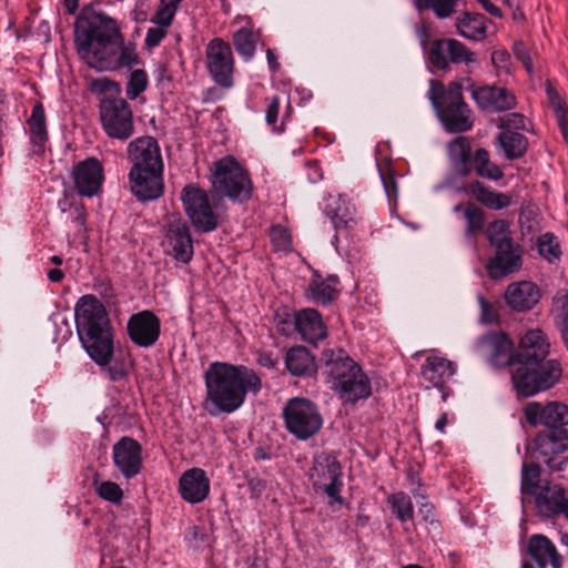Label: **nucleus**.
<instances>
[{"instance_id": "obj_1", "label": "nucleus", "mask_w": 568, "mask_h": 568, "mask_svg": "<svg viewBox=\"0 0 568 568\" xmlns=\"http://www.w3.org/2000/svg\"><path fill=\"white\" fill-rule=\"evenodd\" d=\"M78 54L97 70H116L139 63L133 47L125 45L116 21L103 13L83 9L74 24Z\"/></svg>"}, {"instance_id": "obj_2", "label": "nucleus", "mask_w": 568, "mask_h": 568, "mask_svg": "<svg viewBox=\"0 0 568 568\" xmlns=\"http://www.w3.org/2000/svg\"><path fill=\"white\" fill-rule=\"evenodd\" d=\"M75 326L79 339L100 367H106L111 381H120L128 375L123 364L113 363V332L109 314L102 302L92 294L80 297L74 307Z\"/></svg>"}, {"instance_id": "obj_3", "label": "nucleus", "mask_w": 568, "mask_h": 568, "mask_svg": "<svg viewBox=\"0 0 568 568\" xmlns=\"http://www.w3.org/2000/svg\"><path fill=\"white\" fill-rule=\"evenodd\" d=\"M204 382L205 404L212 415L235 412L244 404L247 393L256 394L262 388V381L252 368L225 362L210 364Z\"/></svg>"}, {"instance_id": "obj_4", "label": "nucleus", "mask_w": 568, "mask_h": 568, "mask_svg": "<svg viewBox=\"0 0 568 568\" xmlns=\"http://www.w3.org/2000/svg\"><path fill=\"white\" fill-rule=\"evenodd\" d=\"M128 158L132 164L129 172L130 189L142 201H153L163 195V160L158 141L141 136L128 145Z\"/></svg>"}, {"instance_id": "obj_5", "label": "nucleus", "mask_w": 568, "mask_h": 568, "mask_svg": "<svg viewBox=\"0 0 568 568\" xmlns=\"http://www.w3.org/2000/svg\"><path fill=\"white\" fill-rule=\"evenodd\" d=\"M322 361L331 388L343 402L354 404L372 395L371 379L344 349H324Z\"/></svg>"}, {"instance_id": "obj_6", "label": "nucleus", "mask_w": 568, "mask_h": 568, "mask_svg": "<svg viewBox=\"0 0 568 568\" xmlns=\"http://www.w3.org/2000/svg\"><path fill=\"white\" fill-rule=\"evenodd\" d=\"M462 90L458 82H452L445 88L437 80L429 81L428 99L445 130L450 133L467 132L474 124L471 110L465 103Z\"/></svg>"}, {"instance_id": "obj_7", "label": "nucleus", "mask_w": 568, "mask_h": 568, "mask_svg": "<svg viewBox=\"0 0 568 568\" xmlns=\"http://www.w3.org/2000/svg\"><path fill=\"white\" fill-rule=\"evenodd\" d=\"M448 155L455 175L468 176L474 170L481 179L498 181L504 178L503 170L490 160L489 152L478 148L471 152V144L467 136H458L448 144Z\"/></svg>"}, {"instance_id": "obj_8", "label": "nucleus", "mask_w": 568, "mask_h": 568, "mask_svg": "<svg viewBox=\"0 0 568 568\" xmlns=\"http://www.w3.org/2000/svg\"><path fill=\"white\" fill-rule=\"evenodd\" d=\"M211 182L213 191L221 197L243 202L252 196L250 175L233 156L213 163Z\"/></svg>"}, {"instance_id": "obj_9", "label": "nucleus", "mask_w": 568, "mask_h": 568, "mask_svg": "<svg viewBox=\"0 0 568 568\" xmlns=\"http://www.w3.org/2000/svg\"><path fill=\"white\" fill-rule=\"evenodd\" d=\"M561 376L562 367L558 359H544L530 365H517L511 382L519 395L528 397L550 389Z\"/></svg>"}, {"instance_id": "obj_10", "label": "nucleus", "mask_w": 568, "mask_h": 568, "mask_svg": "<svg viewBox=\"0 0 568 568\" xmlns=\"http://www.w3.org/2000/svg\"><path fill=\"white\" fill-rule=\"evenodd\" d=\"M286 430L298 440L314 437L323 427V416L318 406L308 398H290L283 407Z\"/></svg>"}, {"instance_id": "obj_11", "label": "nucleus", "mask_w": 568, "mask_h": 568, "mask_svg": "<svg viewBox=\"0 0 568 568\" xmlns=\"http://www.w3.org/2000/svg\"><path fill=\"white\" fill-rule=\"evenodd\" d=\"M342 466L337 458L327 453H322L314 458L310 470V478L316 491L325 494L328 505L335 510V505H344L342 497Z\"/></svg>"}, {"instance_id": "obj_12", "label": "nucleus", "mask_w": 568, "mask_h": 568, "mask_svg": "<svg viewBox=\"0 0 568 568\" xmlns=\"http://www.w3.org/2000/svg\"><path fill=\"white\" fill-rule=\"evenodd\" d=\"M100 119L103 131L112 139L126 141L134 133L133 112L123 98H103L100 102Z\"/></svg>"}, {"instance_id": "obj_13", "label": "nucleus", "mask_w": 568, "mask_h": 568, "mask_svg": "<svg viewBox=\"0 0 568 568\" xmlns=\"http://www.w3.org/2000/svg\"><path fill=\"white\" fill-rule=\"evenodd\" d=\"M186 215L195 229L207 233L219 225V219L213 211L206 192L194 185H186L181 195Z\"/></svg>"}, {"instance_id": "obj_14", "label": "nucleus", "mask_w": 568, "mask_h": 568, "mask_svg": "<svg viewBox=\"0 0 568 568\" xmlns=\"http://www.w3.org/2000/svg\"><path fill=\"white\" fill-rule=\"evenodd\" d=\"M206 68L213 81L222 88L234 83V57L229 42L222 38L212 39L205 47Z\"/></svg>"}, {"instance_id": "obj_15", "label": "nucleus", "mask_w": 568, "mask_h": 568, "mask_svg": "<svg viewBox=\"0 0 568 568\" xmlns=\"http://www.w3.org/2000/svg\"><path fill=\"white\" fill-rule=\"evenodd\" d=\"M428 61L438 70H446L449 63H473L476 54L455 39L434 40L427 51Z\"/></svg>"}, {"instance_id": "obj_16", "label": "nucleus", "mask_w": 568, "mask_h": 568, "mask_svg": "<svg viewBox=\"0 0 568 568\" xmlns=\"http://www.w3.org/2000/svg\"><path fill=\"white\" fill-rule=\"evenodd\" d=\"M126 332L130 341L143 348L152 347L161 335V321L159 316L144 310L132 314L126 323Z\"/></svg>"}, {"instance_id": "obj_17", "label": "nucleus", "mask_w": 568, "mask_h": 568, "mask_svg": "<svg viewBox=\"0 0 568 568\" xmlns=\"http://www.w3.org/2000/svg\"><path fill=\"white\" fill-rule=\"evenodd\" d=\"M477 352L495 367H506L514 363V343L503 332L483 335L476 343Z\"/></svg>"}, {"instance_id": "obj_18", "label": "nucleus", "mask_w": 568, "mask_h": 568, "mask_svg": "<svg viewBox=\"0 0 568 568\" xmlns=\"http://www.w3.org/2000/svg\"><path fill=\"white\" fill-rule=\"evenodd\" d=\"M164 246L178 262L187 264L194 254L190 227L180 217L171 219L165 226Z\"/></svg>"}, {"instance_id": "obj_19", "label": "nucleus", "mask_w": 568, "mask_h": 568, "mask_svg": "<svg viewBox=\"0 0 568 568\" xmlns=\"http://www.w3.org/2000/svg\"><path fill=\"white\" fill-rule=\"evenodd\" d=\"M524 413L527 423L534 427L540 425L551 429L568 424V406L559 402H530L525 406Z\"/></svg>"}, {"instance_id": "obj_20", "label": "nucleus", "mask_w": 568, "mask_h": 568, "mask_svg": "<svg viewBox=\"0 0 568 568\" xmlns=\"http://www.w3.org/2000/svg\"><path fill=\"white\" fill-rule=\"evenodd\" d=\"M112 457L115 467L126 479L140 474L142 468V446L132 437H122L113 445Z\"/></svg>"}, {"instance_id": "obj_21", "label": "nucleus", "mask_w": 568, "mask_h": 568, "mask_svg": "<svg viewBox=\"0 0 568 568\" xmlns=\"http://www.w3.org/2000/svg\"><path fill=\"white\" fill-rule=\"evenodd\" d=\"M77 191L83 196L98 194L103 182V166L95 158L79 162L72 172Z\"/></svg>"}, {"instance_id": "obj_22", "label": "nucleus", "mask_w": 568, "mask_h": 568, "mask_svg": "<svg viewBox=\"0 0 568 568\" xmlns=\"http://www.w3.org/2000/svg\"><path fill=\"white\" fill-rule=\"evenodd\" d=\"M211 481L204 469L193 467L185 470L179 479L181 498L192 505L205 500L210 494Z\"/></svg>"}, {"instance_id": "obj_23", "label": "nucleus", "mask_w": 568, "mask_h": 568, "mask_svg": "<svg viewBox=\"0 0 568 568\" xmlns=\"http://www.w3.org/2000/svg\"><path fill=\"white\" fill-rule=\"evenodd\" d=\"M549 352L550 342L548 336L539 328L528 329L519 341L518 365H530L534 362L544 361Z\"/></svg>"}, {"instance_id": "obj_24", "label": "nucleus", "mask_w": 568, "mask_h": 568, "mask_svg": "<svg viewBox=\"0 0 568 568\" xmlns=\"http://www.w3.org/2000/svg\"><path fill=\"white\" fill-rule=\"evenodd\" d=\"M523 252L518 244L495 248L494 255L486 264V271L491 280L506 277L521 267Z\"/></svg>"}, {"instance_id": "obj_25", "label": "nucleus", "mask_w": 568, "mask_h": 568, "mask_svg": "<svg viewBox=\"0 0 568 568\" xmlns=\"http://www.w3.org/2000/svg\"><path fill=\"white\" fill-rule=\"evenodd\" d=\"M535 452L549 465L555 456L565 453L568 449V430L565 427H555L539 432L534 440ZM561 467H556L560 470Z\"/></svg>"}, {"instance_id": "obj_26", "label": "nucleus", "mask_w": 568, "mask_h": 568, "mask_svg": "<svg viewBox=\"0 0 568 568\" xmlns=\"http://www.w3.org/2000/svg\"><path fill=\"white\" fill-rule=\"evenodd\" d=\"M535 497L536 508L541 517L552 518L562 515L568 520V497L561 486L542 487Z\"/></svg>"}, {"instance_id": "obj_27", "label": "nucleus", "mask_w": 568, "mask_h": 568, "mask_svg": "<svg viewBox=\"0 0 568 568\" xmlns=\"http://www.w3.org/2000/svg\"><path fill=\"white\" fill-rule=\"evenodd\" d=\"M473 98L483 110L503 112L515 108V94L501 87L485 85L473 91Z\"/></svg>"}, {"instance_id": "obj_28", "label": "nucleus", "mask_w": 568, "mask_h": 568, "mask_svg": "<svg viewBox=\"0 0 568 568\" xmlns=\"http://www.w3.org/2000/svg\"><path fill=\"white\" fill-rule=\"evenodd\" d=\"M505 300L511 310L526 312L539 302L540 291L535 283L529 281L511 283L506 288Z\"/></svg>"}, {"instance_id": "obj_29", "label": "nucleus", "mask_w": 568, "mask_h": 568, "mask_svg": "<svg viewBox=\"0 0 568 568\" xmlns=\"http://www.w3.org/2000/svg\"><path fill=\"white\" fill-rule=\"evenodd\" d=\"M335 207L328 212L335 229V240L339 237L348 239L355 227L358 225L361 217L355 206L346 199L338 196L334 202Z\"/></svg>"}, {"instance_id": "obj_30", "label": "nucleus", "mask_w": 568, "mask_h": 568, "mask_svg": "<svg viewBox=\"0 0 568 568\" xmlns=\"http://www.w3.org/2000/svg\"><path fill=\"white\" fill-rule=\"evenodd\" d=\"M528 555L539 568L550 565L552 568L561 567V558L552 541L544 535H532L528 541Z\"/></svg>"}, {"instance_id": "obj_31", "label": "nucleus", "mask_w": 568, "mask_h": 568, "mask_svg": "<svg viewBox=\"0 0 568 568\" xmlns=\"http://www.w3.org/2000/svg\"><path fill=\"white\" fill-rule=\"evenodd\" d=\"M455 373V363L438 355L426 357L425 363L420 367L423 378L434 387H443L452 379Z\"/></svg>"}, {"instance_id": "obj_32", "label": "nucleus", "mask_w": 568, "mask_h": 568, "mask_svg": "<svg viewBox=\"0 0 568 568\" xmlns=\"http://www.w3.org/2000/svg\"><path fill=\"white\" fill-rule=\"evenodd\" d=\"M295 327L308 343L324 339L327 334L322 315L314 308H304L295 314Z\"/></svg>"}, {"instance_id": "obj_33", "label": "nucleus", "mask_w": 568, "mask_h": 568, "mask_svg": "<svg viewBox=\"0 0 568 568\" xmlns=\"http://www.w3.org/2000/svg\"><path fill=\"white\" fill-rule=\"evenodd\" d=\"M285 366L296 377H312L317 372L315 357L304 346H294L287 351Z\"/></svg>"}, {"instance_id": "obj_34", "label": "nucleus", "mask_w": 568, "mask_h": 568, "mask_svg": "<svg viewBox=\"0 0 568 568\" xmlns=\"http://www.w3.org/2000/svg\"><path fill=\"white\" fill-rule=\"evenodd\" d=\"M30 142L33 146V153L41 154L44 152L48 141V131L45 123V113L42 103L37 102L30 118L27 121Z\"/></svg>"}, {"instance_id": "obj_35", "label": "nucleus", "mask_w": 568, "mask_h": 568, "mask_svg": "<svg viewBox=\"0 0 568 568\" xmlns=\"http://www.w3.org/2000/svg\"><path fill=\"white\" fill-rule=\"evenodd\" d=\"M338 284L339 280L336 275L323 278L318 274H314L308 284L306 295L317 304L327 305L336 298L338 294Z\"/></svg>"}, {"instance_id": "obj_36", "label": "nucleus", "mask_w": 568, "mask_h": 568, "mask_svg": "<svg viewBox=\"0 0 568 568\" xmlns=\"http://www.w3.org/2000/svg\"><path fill=\"white\" fill-rule=\"evenodd\" d=\"M469 193L485 207L499 211L511 204V196L507 193L496 192L476 180L468 185Z\"/></svg>"}, {"instance_id": "obj_37", "label": "nucleus", "mask_w": 568, "mask_h": 568, "mask_svg": "<svg viewBox=\"0 0 568 568\" xmlns=\"http://www.w3.org/2000/svg\"><path fill=\"white\" fill-rule=\"evenodd\" d=\"M487 22L481 13L465 12L456 20V28L463 38L481 41L487 37Z\"/></svg>"}, {"instance_id": "obj_38", "label": "nucleus", "mask_w": 568, "mask_h": 568, "mask_svg": "<svg viewBox=\"0 0 568 568\" xmlns=\"http://www.w3.org/2000/svg\"><path fill=\"white\" fill-rule=\"evenodd\" d=\"M498 143L504 150L505 158L508 160L521 158L527 150L528 141L523 134L505 130L498 135Z\"/></svg>"}, {"instance_id": "obj_39", "label": "nucleus", "mask_w": 568, "mask_h": 568, "mask_svg": "<svg viewBox=\"0 0 568 568\" xmlns=\"http://www.w3.org/2000/svg\"><path fill=\"white\" fill-rule=\"evenodd\" d=\"M454 210L456 212L463 211L466 220L467 236H474L484 231L486 214L483 209L471 202H468L466 204H457Z\"/></svg>"}, {"instance_id": "obj_40", "label": "nucleus", "mask_w": 568, "mask_h": 568, "mask_svg": "<svg viewBox=\"0 0 568 568\" xmlns=\"http://www.w3.org/2000/svg\"><path fill=\"white\" fill-rule=\"evenodd\" d=\"M486 236L491 247H507L516 244L511 237L509 223L505 220H496L488 224Z\"/></svg>"}, {"instance_id": "obj_41", "label": "nucleus", "mask_w": 568, "mask_h": 568, "mask_svg": "<svg viewBox=\"0 0 568 568\" xmlns=\"http://www.w3.org/2000/svg\"><path fill=\"white\" fill-rule=\"evenodd\" d=\"M387 501L392 513L400 523L410 521L414 518V506L410 497L404 491H397L388 496Z\"/></svg>"}, {"instance_id": "obj_42", "label": "nucleus", "mask_w": 568, "mask_h": 568, "mask_svg": "<svg viewBox=\"0 0 568 568\" xmlns=\"http://www.w3.org/2000/svg\"><path fill=\"white\" fill-rule=\"evenodd\" d=\"M418 11L432 9L438 19H446L456 12V8L464 0H415Z\"/></svg>"}, {"instance_id": "obj_43", "label": "nucleus", "mask_w": 568, "mask_h": 568, "mask_svg": "<svg viewBox=\"0 0 568 568\" xmlns=\"http://www.w3.org/2000/svg\"><path fill=\"white\" fill-rule=\"evenodd\" d=\"M233 44L236 52L245 60L250 61L256 50V40L252 30L241 28L233 34Z\"/></svg>"}, {"instance_id": "obj_44", "label": "nucleus", "mask_w": 568, "mask_h": 568, "mask_svg": "<svg viewBox=\"0 0 568 568\" xmlns=\"http://www.w3.org/2000/svg\"><path fill=\"white\" fill-rule=\"evenodd\" d=\"M540 481V467L535 463L523 464L521 469V493L530 496H536L539 491Z\"/></svg>"}, {"instance_id": "obj_45", "label": "nucleus", "mask_w": 568, "mask_h": 568, "mask_svg": "<svg viewBox=\"0 0 568 568\" xmlns=\"http://www.w3.org/2000/svg\"><path fill=\"white\" fill-rule=\"evenodd\" d=\"M181 2L182 0H160V6L152 17L151 22L160 27L169 28Z\"/></svg>"}, {"instance_id": "obj_46", "label": "nucleus", "mask_w": 568, "mask_h": 568, "mask_svg": "<svg viewBox=\"0 0 568 568\" xmlns=\"http://www.w3.org/2000/svg\"><path fill=\"white\" fill-rule=\"evenodd\" d=\"M95 493L100 498L114 505H120L123 500V489L114 481H94Z\"/></svg>"}, {"instance_id": "obj_47", "label": "nucleus", "mask_w": 568, "mask_h": 568, "mask_svg": "<svg viewBox=\"0 0 568 568\" xmlns=\"http://www.w3.org/2000/svg\"><path fill=\"white\" fill-rule=\"evenodd\" d=\"M537 247L539 254L549 262L558 260L561 255L559 242L551 233L540 235L537 241Z\"/></svg>"}, {"instance_id": "obj_48", "label": "nucleus", "mask_w": 568, "mask_h": 568, "mask_svg": "<svg viewBox=\"0 0 568 568\" xmlns=\"http://www.w3.org/2000/svg\"><path fill=\"white\" fill-rule=\"evenodd\" d=\"M291 110H292V108L288 104L285 114L282 116L280 125H277V118H278V112H280V99H278V97H273L270 100L267 108L265 110L266 123L270 126H272V130L274 132H278V133L283 132L285 130L284 125H285L286 120L290 116Z\"/></svg>"}, {"instance_id": "obj_49", "label": "nucleus", "mask_w": 568, "mask_h": 568, "mask_svg": "<svg viewBox=\"0 0 568 568\" xmlns=\"http://www.w3.org/2000/svg\"><path fill=\"white\" fill-rule=\"evenodd\" d=\"M148 87V74L142 69L133 70L126 83L125 93L130 100H135Z\"/></svg>"}, {"instance_id": "obj_50", "label": "nucleus", "mask_w": 568, "mask_h": 568, "mask_svg": "<svg viewBox=\"0 0 568 568\" xmlns=\"http://www.w3.org/2000/svg\"><path fill=\"white\" fill-rule=\"evenodd\" d=\"M271 241L273 245L281 251H286L291 246V235L288 231L281 226L276 225L271 229L270 232Z\"/></svg>"}, {"instance_id": "obj_51", "label": "nucleus", "mask_w": 568, "mask_h": 568, "mask_svg": "<svg viewBox=\"0 0 568 568\" xmlns=\"http://www.w3.org/2000/svg\"><path fill=\"white\" fill-rule=\"evenodd\" d=\"M381 178L384 185V190L389 201V205L393 207L396 205L398 195V187L395 175L393 174V172L388 171L382 172Z\"/></svg>"}, {"instance_id": "obj_52", "label": "nucleus", "mask_w": 568, "mask_h": 568, "mask_svg": "<svg viewBox=\"0 0 568 568\" xmlns=\"http://www.w3.org/2000/svg\"><path fill=\"white\" fill-rule=\"evenodd\" d=\"M526 118L521 113H508L500 119V128L505 130H526Z\"/></svg>"}, {"instance_id": "obj_53", "label": "nucleus", "mask_w": 568, "mask_h": 568, "mask_svg": "<svg viewBox=\"0 0 568 568\" xmlns=\"http://www.w3.org/2000/svg\"><path fill=\"white\" fill-rule=\"evenodd\" d=\"M478 303L480 306V316L479 320L481 323L490 324L497 321L498 312L496 307L489 303L484 296H478Z\"/></svg>"}, {"instance_id": "obj_54", "label": "nucleus", "mask_w": 568, "mask_h": 568, "mask_svg": "<svg viewBox=\"0 0 568 568\" xmlns=\"http://www.w3.org/2000/svg\"><path fill=\"white\" fill-rule=\"evenodd\" d=\"M491 62L498 71L510 72V54L506 50H495L491 53Z\"/></svg>"}, {"instance_id": "obj_55", "label": "nucleus", "mask_w": 568, "mask_h": 568, "mask_svg": "<svg viewBox=\"0 0 568 568\" xmlns=\"http://www.w3.org/2000/svg\"><path fill=\"white\" fill-rule=\"evenodd\" d=\"M166 29L168 28L160 26L155 28H150L145 34V45L150 49L158 47L161 43V41L165 38L168 33Z\"/></svg>"}, {"instance_id": "obj_56", "label": "nucleus", "mask_w": 568, "mask_h": 568, "mask_svg": "<svg viewBox=\"0 0 568 568\" xmlns=\"http://www.w3.org/2000/svg\"><path fill=\"white\" fill-rule=\"evenodd\" d=\"M515 57L524 64L528 73H532V61L527 47L523 42H516L513 47Z\"/></svg>"}, {"instance_id": "obj_57", "label": "nucleus", "mask_w": 568, "mask_h": 568, "mask_svg": "<svg viewBox=\"0 0 568 568\" xmlns=\"http://www.w3.org/2000/svg\"><path fill=\"white\" fill-rule=\"evenodd\" d=\"M546 93L548 97V101L552 106L555 113L558 112V110L567 109L566 104L561 101L558 92L550 83H547L546 85Z\"/></svg>"}, {"instance_id": "obj_58", "label": "nucleus", "mask_w": 568, "mask_h": 568, "mask_svg": "<svg viewBox=\"0 0 568 568\" xmlns=\"http://www.w3.org/2000/svg\"><path fill=\"white\" fill-rule=\"evenodd\" d=\"M555 114L564 139L568 142V109L558 110Z\"/></svg>"}, {"instance_id": "obj_59", "label": "nucleus", "mask_w": 568, "mask_h": 568, "mask_svg": "<svg viewBox=\"0 0 568 568\" xmlns=\"http://www.w3.org/2000/svg\"><path fill=\"white\" fill-rule=\"evenodd\" d=\"M307 178L312 183H316L322 180L323 173L317 161L307 163Z\"/></svg>"}, {"instance_id": "obj_60", "label": "nucleus", "mask_w": 568, "mask_h": 568, "mask_svg": "<svg viewBox=\"0 0 568 568\" xmlns=\"http://www.w3.org/2000/svg\"><path fill=\"white\" fill-rule=\"evenodd\" d=\"M257 363L266 368H275L277 359L270 352L260 353L257 356Z\"/></svg>"}, {"instance_id": "obj_61", "label": "nucleus", "mask_w": 568, "mask_h": 568, "mask_svg": "<svg viewBox=\"0 0 568 568\" xmlns=\"http://www.w3.org/2000/svg\"><path fill=\"white\" fill-rule=\"evenodd\" d=\"M419 513L423 515L425 521L430 524L435 520L434 506L430 503H424L419 507Z\"/></svg>"}, {"instance_id": "obj_62", "label": "nucleus", "mask_w": 568, "mask_h": 568, "mask_svg": "<svg viewBox=\"0 0 568 568\" xmlns=\"http://www.w3.org/2000/svg\"><path fill=\"white\" fill-rule=\"evenodd\" d=\"M85 221H87V217H85L84 209L82 206H75L73 223H75V225L78 227H84Z\"/></svg>"}, {"instance_id": "obj_63", "label": "nucleus", "mask_w": 568, "mask_h": 568, "mask_svg": "<svg viewBox=\"0 0 568 568\" xmlns=\"http://www.w3.org/2000/svg\"><path fill=\"white\" fill-rule=\"evenodd\" d=\"M416 34H417V37H418V39H419V41H420V44H422L424 48H426L427 42H428V37H429V34H428V28H427L425 24H423V26H420V27H417V28H416Z\"/></svg>"}, {"instance_id": "obj_64", "label": "nucleus", "mask_w": 568, "mask_h": 568, "mask_svg": "<svg viewBox=\"0 0 568 568\" xmlns=\"http://www.w3.org/2000/svg\"><path fill=\"white\" fill-rule=\"evenodd\" d=\"M48 278L52 283H59L64 278V273L60 268H52L48 272Z\"/></svg>"}]
</instances>
